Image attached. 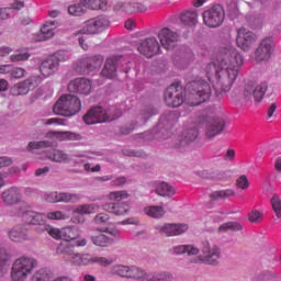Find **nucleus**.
I'll return each mask as SVG.
<instances>
[{
    "mask_svg": "<svg viewBox=\"0 0 281 281\" xmlns=\"http://www.w3.org/2000/svg\"><path fill=\"white\" fill-rule=\"evenodd\" d=\"M243 55L237 50L222 48L215 61H211L205 67L206 78L216 79L215 93L223 95L232 89V85L238 78V71L243 66Z\"/></svg>",
    "mask_w": 281,
    "mask_h": 281,
    "instance_id": "nucleus-1",
    "label": "nucleus"
},
{
    "mask_svg": "<svg viewBox=\"0 0 281 281\" xmlns=\"http://www.w3.org/2000/svg\"><path fill=\"white\" fill-rule=\"evenodd\" d=\"M113 276L121 278H130L139 281H172V273L170 272H149L147 273L142 268L132 266H114L112 268Z\"/></svg>",
    "mask_w": 281,
    "mask_h": 281,
    "instance_id": "nucleus-2",
    "label": "nucleus"
},
{
    "mask_svg": "<svg viewBox=\"0 0 281 281\" xmlns=\"http://www.w3.org/2000/svg\"><path fill=\"white\" fill-rule=\"evenodd\" d=\"M212 98V87L204 80L190 81L184 87V103L199 106Z\"/></svg>",
    "mask_w": 281,
    "mask_h": 281,
    "instance_id": "nucleus-3",
    "label": "nucleus"
},
{
    "mask_svg": "<svg viewBox=\"0 0 281 281\" xmlns=\"http://www.w3.org/2000/svg\"><path fill=\"white\" fill-rule=\"evenodd\" d=\"M82 103L80 98L76 94H64L55 103L53 111L55 115H63L64 117H72L80 113Z\"/></svg>",
    "mask_w": 281,
    "mask_h": 281,
    "instance_id": "nucleus-4",
    "label": "nucleus"
},
{
    "mask_svg": "<svg viewBox=\"0 0 281 281\" xmlns=\"http://www.w3.org/2000/svg\"><path fill=\"white\" fill-rule=\"evenodd\" d=\"M124 199H128V193L126 191H115L110 193V201L116 202H108L102 205L104 212H109L110 214H115V216H124L127 212H131V206L124 201Z\"/></svg>",
    "mask_w": 281,
    "mask_h": 281,
    "instance_id": "nucleus-5",
    "label": "nucleus"
},
{
    "mask_svg": "<svg viewBox=\"0 0 281 281\" xmlns=\"http://www.w3.org/2000/svg\"><path fill=\"white\" fill-rule=\"evenodd\" d=\"M103 63L104 57L102 55H90L77 60L72 65V70L77 76H89V74H93L95 69H100Z\"/></svg>",
    "mask_w": 281,
    "mask_h": 281,
    "instance_id": "nucleus-6",
    "label": "nucleus"
},
{
    "mask_svg": "<svg viewBox=\"0 0 281 281\" xmlns=\"http://www.w3.org/2000/svg\"><path fill=\"white\" fill-rule=\"evenodd\" d=\"M198 126H204L205 136L212 139L225 131V119L202 114L198 117Z\"/></svg>",
    "mask_w": 281,
    "mask_h": 281,
    "instance_id": "nucleus-7",
    "label": "nucleus"
},
{
    "mask_svg": "<svg viewBox=\"0 0 281 281\" xmlns=\"http://www.w3.org/2000/svg\"><path fill=\"white\" fill-rule=\"evenodd\" d=\"M201 251L200 260L204 265H211L212 267H218L221 263V258H223V250L216 244H211L209 240L204 239L201 241L200 248Z\"/></svg>",
    "mask_w": 281,
    "mask_h": 281,
    "instance_id": "nucleus-8",
    "label": "nucleus"
},
{
    "mask_svg": "<svg viewBox=\"0 0 281 281\" xmlns=\"http://www.w3.org/2000/svg\"><path fill=\"white\" fill-rule=\"evenodd\" d=\"M37 261L33 258L21 257L13 262L11 278L13 281H25L27 276L34 271Z\"/></svg>",
    "mask_w": 281,
    "mask_h": 281,
    "instance_id": "nucleus-9",
    "label": "nucleus"
},
{
    "mask_svg": "<svg viewBox=\"0 0 281 281\" xmlns=\"http://www.w3.org/2000/svg\"><path fill=\"white\" fill-rule=\"evenodd\" d=\"M119 117H122V111L120 110H116L115 114H111L102 106H94L83 116V122L88 125L104 124V122H113V120H117Z\"/></svg>",
    "mask_w": 281,
    "mask_h": 281,
    "instance_id": "nucleus-10",
    "label": "nucleus"
},
{
    "mask_svg": "<svg viewBox=\"0 0 281 281\" xmlns=\"http://www.w3.org/2000/svg\"><path fill=\"white\" fill-rule=\"evenodd\" d=\"M111 21L105 16H98L86 21L79 31L74 33L75 36L78 34H100L104 30H109Z\"/></svg>",
    "mask_w": 281,
    "mask_h": 281,
    "instance_id": "nucleus-11",
    "label": "nucleus"
},
{
    "mask_svg": "<svg viewBox=\"0 0 281 281\" xmlns=\"http://www.w3.org/2000/svg\"><path fill=\"white\" fill-rule=\"evenodd\" d=\"M204 24L207 27H221L225 21V9L221 4H215L202 14Z\"/></svg>",
    "mask_w": 281,
    "mask_h": 281,
    "instance_id": "nucleus-12",
    "label": "nucleus"
},
{
    "mask_svg": "<svg viewBox=\"0 0 281 281\" xmlns=\"http://www.w3.org/2000/svg\"><path fill=\"white\" fill-rule=\"evenodd\" d=\"M165 102L167 106H171L172 109H177L186 102V94L183 95V89L179 83H172L165 90Z\"/></svg>",
    "mask_w": 281,
    "mask_h": 281,
    "instance_id": "nucleus-13",
    "label": "nucleus"
},
{
    "mask_svg": "<svg viewBox=\"0 0 281 281\" xmlns=\"http://www.w3.org/2000/svg\"><path fill=\"white\" fill-rule=\"evenodd\" d=\"M120 65L123 67L124 65H128V61L124 60V56L122 55H113L105 60V64L101 70L102 78H106L108 80H113L117 76V67Z\"/></svg>",
    "mask_w": 281,
    "mask_h": 281,
    "instance_id": "nucleus-14",
    "label": "nucleus"
},
{
    "mask_svg": "<svg viewBox=\"0 0 281 281\" xmlns=\"http://www.w3.org/2000/svg\"><path fill=\"white\" fill-rule=\"evenodd\" d=\"M194 60V53L189 46L182 45L176 49L172 61L178 69H186Z\"/></svg>",
    "mask_w": 281,
    "mask_h": 281,
    "instance_id": "nucleus-15",
    "label": "nucleus"
},
{
    "mask_svg": "<svg viewBox=\"0 0 281 281\" xmlns=\"http://www.w3.org/2000/svg\"><path fill=\"white\" fill-rule=\"evenodd\" d=\"M258 42V35L247 29L241 27L237 30L236 43L243 52H249Z\"/></svg>",
    "mask_w": 281,
    "mask_h": 281,
    "instance_id": "nucleus-16",
    "label": "nucleus"
},
{
    "mask_svg": "<svg viewBox=\"0 0 281 281\" xmlns=\"http://www.w3.org/2000/svg\"><path fill=\"white\" fill-rule=\"evenodd\" d=\"M267 89H269V83H267V81L259 83L256 88L248 83L244 88V100H246V102H251V98H254L255 102H262Z\"/></svg>",
    "mask_w": 281,
    "mask_h": 281,
    "instance_id": "nucleus-17",
    "label": "nucleus"
},
{
    "mask_svg": "<svg viewBox=\"0 0 281 281\" xmlns=\"http://www.w3.org/2000/svg\"><path fill=\"white\" fill-rule=\"evenodd\" d=\"M274 47L273 37H265L255 50V60H257V63L269 60L271 54H273Z\"/></svg>",
    "mask_w": 281,
    "mask_h": 281,
    "instance_id": "nucleus-18",
    "label": "nucleus"
},
{
    "mask_svg": "<svg viewBox=\"0 0 281 281\" xmlns=\"http://www.w3.org/2000/svg\"><path fill=\"white\" fill-rule=\"evenodd\" d=\"M19 215L22 216L29 225H41L45 221L43 214L30 210V205L25 202L20 203Z\"/></svg>",
    "mask_w": 281,
    "mask_h": 281,
    "instance_id": "nucleus-19",
    "label": "nucleus"
},
{
    "mask_svg": "<svg viewBox=\"0 0 281 281\" xmlns=\"http://www.w3.org/2000/svg\"><path fill=\"white\" fill-rule=\"evenodd\" d=\"M41 76H31L29 79L19 82L12 88L13 95H26V93H30L33 89H36L38 87L40 82H42Z\"/></svg>",
    "mask_w": 281,
    "mask_h": 281,
    "instance_id": "nucleus-20",
    "label": "nucleus"
},
{
    "mask_svg": "<svg viewBox=\"0 0 281 281\" xmlns=\"http://www.w3.org/2000/svg\"><path fill=\"white\" fill-rule=\"evenodd\" d=\"M60 67V56L58 54L46 57L40 65V71L44 78L54 76Z\"/></svg>",
    "mask_w": 281,
    "mask_h": 281,
    "instance_id": "nucleus-21",
    "label": "nucleus"
},
{
    "mask_svg": "<svg viewBox=\"0 0 281 281\" xmlns=\"http://www.w3.org/2000/svg\"><path fill=\"white\" fill-rule=\"evenodd\" d=\"M196 137H199V130L195 127H191L184 130L182 135L178 137V140L173 144V148H177L181 153L186 150L193 142H196Z\"/></svg>",
    "mask_w": 281,
    "mask_h": 281,
    "instance_id": "nucleus-22",
    "label": "nucleus"
},
{
    "mask_svg": "<svg viewBox=\"0 0 281 281\" xmlns=\"http://www.w3.org/2000/svg\"><path fill=\"white\" fill-rule=\"evenodd\" d=\"M91 89V80L85 77L76 78L68 83V91L70 93H78L79 95H89Z\"/></svg>",
    "mask_w": 281,
    "mask_h": 281,
    "instance_id": "nucleus-23",
    "label": "nucleus"
},
{
    "mask_svg": "<svg viewBox=\"0 0 281 281\" xmlns=\"http://www.w3.org/2000/svg\"><path fill=\"white\" fill-rule=\"evenodd\" d=\"M139 54L146 56L147 58H153L155 54H159L161 47L159 46V42L155 37H149L142 40L138 47Z\"/></svg>",
    "mask_w": 281,
    "mask_h": 281,
    "instance_id": "nucleus-24",
    "label": "nucleus"
},
{
    "mask_svg": "<svg viewBox=\"0 0 281 281\" xmlns=\"http://www.w3.org/2000/svg\"><path fill=\"white\" fill-rule=\"evenodd\" d=\"M158 38L165 49H175L179 41V34L168 27H165L158 33Z\"/></svg>",
    "mask_w": 281,
    "mask_h": 281,
    "instance_id": "nucleus-25",
    "label": "nucleus"
},
{
    "mask_svg": "<svg viewBox=\"0 0 281 281\" xmlns=\"http://www.w3.org/2000/svg\"><path fill=\"white\" fill-rule=\"evenodd\" d=\"M157 229L162 236H181L190 229V226L188 224H165L158 226Z\"/></svg>",
    "mask_w": 281,
    "mask_h": 281,
    "instance_id": "nucleus-26",
    "label": "nucleus"
},
{
    "mask_svg": "<svg viewBox=\"0 0 281 281\" xmlns=\"http://www.w3.org/2000/svg\"><path fill=\"white\" fill-rule=\"evenodd\" d=\"M86 245L87 240L85 238L74 243L65 241L57 247V254H66L67 256H72L74 258V256L78 254L76 252L77 247H85Z\"/></svg>",
    "mask_w": 281,
    "mask_h": 281,
    "instance_id": "nucleus-27",
    "label": "nucleus"
},
{
    "mask_svg": "<svg viewBox=\"0 0 281 281\" xmlns=\"http://www.w3.org/2000/svg\"><path fill=\"white\" fill-rule=\"evenodd\" d=\"M46 137H48L49 139H53V137H56L58 142H80V139H82V136L80 134H76L74 132L50 131L46 134Z\"/></svg>",
    "mask_w": 281,
    "mask_h": 281,
    "instance_id": "nucleus-28",
    "label": "nucleus"
},
{
    "mask_svg": "<svg viewBox=\"0 0 281 281\" xmlns=\"http://www.w3.org/2000/svg\"><path fill=\"white\" fill-rule=\"evenodd\" d=\"M1 196L7 205H16V203H21V191L15 187L5 190Z\"/></svg>",
    "mask_w": 281,
    "mask_h": 281,
    "instance_id": "nucleus-29",
    "label": "nucleus"
},
{
    "mask_svg": "<svg viewBox=\"0 0 281 281\" xmlns=\"http://www.w3.org/2000/svg\"><path fill=\"white\" fill-rule=\"evenodd\" d=\"M90 240L95 247H111L115 243V238L109 237L102 233L98 235H91Z\"/></svg>",
    "mask_w": 281,
    "mask_h": 281,
    "instance_id": "nucleus-30",
    "label": "nucleus"
},
{
    "mask_svg": "<svg viewBox=\"0 0 281 281\" xmlns=\"http://www.w3.org/2000/svg\"><path fill=\"white\" fill-rule=\"evenodd\" d=\"M58 143L56 140H40V142H30L27 144L26 150L32 153V150H41L43 148H56Z\"/></svg>",
    "mask_w": 281,
    "mask_h": 281,
    "instance_id": "nucleus-31",
    "label": "nucleus"
},
{
    "mask_svg": "<svg viewBox=\"0 0 281 281\" xmlns=\"http://www.w3.org/2000/svg\"><path fill=\"white\" fill-rule=\"evenodd\" d=\"M156 194L159 196H168V199H172L175 194H177V190L173 189L168 182H160L156 186Z\"/></svg>",
    "mask_w": 281,
    "mask_h": 281,
    "instance_id": "nucleus-32",
    "label": "nucleus"
},
{
    "mask_svg": "<svg viewBox=\"0 0 281 281\" xmlns=\"http://www.w3.org/2000/svg\"><path fill=\"white\" fill-rule=\"evenodd\" d=\"M9 238H11L13 243H21L22 240H25V238H27V231L21 225L14 226L9 232Z\"/></svg>",
    "mask_w": 281,
    "mask_h": 281,
    "instance_id": "nucleus-33",
    "label": "nucleus"
},
{
    "mask_svg": "<svg viewBox=\"0 0 281 281\" xmlns=\"http://www.w3.org/2000/svg\"><path fill=\"white\" fill-rule=\"evenodd\" d=\"M180 23L192 27L199 23V14L196 11H187L180 15Z\"/></svg>",
    "mask_w": 281,
    "mask_h": 281,
    "instance_id": "nucleus-34",
    "label": "nucleus"
},
{
    "mask_svg": "<svg viewBox=\"0 0 281 281\" xmlns=\"http://www.w3.org/2000/svg\"><path fill=\"white\" fill-rule=\"evenodd\" d=\"M173 254H176V256H181V254H188V256H198L199 248L192 245H180L173 248Z\"/></svg>",
    "mask_w": 281,
    "mask_h": 281,
    "instance_id": "nucleus-35",
    "label": "nucleus"
},
{
    "mask_svg": "<svg viewBox=\"0 0 281 281\" xmlns=\"http://www.w3.org/2000/svg\"><path fill=\"white\" fill-rule=\"evenodd\" d=\"M47 159L55 161V164H65L69 160V155L60 149H54L53 153L47 154Z\"/></svg>",
    "mask_w": 281,
    "mask_h": 281,
    "instance_id": "nucleus-36",
    "label": "nucleus"
},
{
    "mask_svg": "<svg viewBox=\"0 0 281 281\" xmlns=\"http://www.w3.org/2000/svg\"><path fill=\"white\" fill-rule=\"evenodd\" d=\"M145 214L151 218H164L166 211L162 206L151 205L144 209Z\"/></svg>",
    "mask_w": 281,
    "mask_h": 281,
    "instance_id": "nucleus-37",
    "label": "nucleus"
},
{
    "mask_svg": "<svg viewBox=\"0 0 281 281\" xmlns=\"http://www.w3.org/2000/svg\"><path fill=\"white\" fill-rule=\"evenodd\" d=\"M72 262L77 267H82V266H87V265H93V257H91V255H89V254L80 255V254L77 252L72 257Z\"/></svg>",
    "mask_w": 281,
    "mask_h": 281,
    "instance_id": "nucleus-38",
    "label": "nucleus"
},
{
    "mask_svg": "<svg viewBox=\"0 0 281 281\" xmlns=\"http://www.w3.org/2000/svg\"><path fill=\"white\" fill-rule=\"evenodd\" d=\"M236 192L232 189L214 191L210 194L211 203H214V201H221L222 199H229V196H234Z\"/></svg>",
    "mask_w": 281,
    "mask_h": 281,
    "instance_id": "nucleus-39",
    "label": "nucleus"
},
{
    "mask_svg": "<svg viewBox=\"0 0 281 281\" xmlns=\"http://www.w3.org/2000/svg\"><path fill=\"white\" fill-rule=\"evenodd\" d=\"M85 8L90 10H104L106 8V2L104 0H79Z\"/></svg>",
    "mask_w": 281,
    "mask_h": 281,
    "instance_id": "nucleus-40",
    "label": "nucleus"
},
{
    "mask_svg": "<svg viewBox=\"0 0 281 281\" xmlns=\"http://www.w3.org/2000/svg\"><path fill=\"white\" fill-rule=\"evenodd\" d=\"M218 232H243L240 222H226L218 227Z\"/></svg>",
    "mask_w": 281,
    "mask_h": 281,
    "instance_id": "nucleus-41",
    "label": "nucleus"
},
{
    "mask_svg": "<svg viewBox=\"0 0 281 281\" xmlns=\"http://www.w3.org/2000/svg\"><path fill=\"white\" fill-rule=\"evenodd\" d=\"M157 113H159V110L154 105H145L140 111V116L142 120H144V124H146L153 117V115H157Z\"/></svg>",
    "mask_w": 281,
    "mask_h": 281,
    "instance_id": "nucleus-42",
    "label": "nucleus"
},
{
    "mask_svg": "<svg viewBox=\"0 0 281 281\" xmlns=\"http://www.w3.org/2000/svg\"><path fill=\"white\" fill-rule=\"evenodd\" d=\"M86 12H87V7L82 4V1L68 7V14H70L71 16H82V14H85Z\"/></svg>",
    "mask_w": 281,
    "mask_h": 281,
    "instance_id": "nucleus-43",
    "label": "nucleus"
},
{
    "mask_svg": "<svg viewBox=\"0 0 281 281\" xmlns=\"http://www.w3.org/2000/svg\"><path fill=\"white\" fill-rule=\"evenodd\" d=\"M52 25V26H49ZM54 22H46V24L43 25L41 29L42 38L40 41H48V38L54 37Z\"/></svg>",
    "mask_w": 281,
    "mask_h": 281,
    "instance_id": "nucleus-44",
    "label": "nucleus"
},
{
    "mask_svg": "<svg viewBox=\"0 0 281 281\" xmlns=\"http://www.w3.org/2000/svg\"><path fill=\"white\" fill-rule=\"evenodd\" d=\"M80 196L74 193H58V203H78Z\"/></svg>",
    "mask_w": 281,
    "mask_h": 281,
    "instance_id": "nucleus-45",
    "label": "nucleus"
},
{
    "mask_svg": "<svg viewBox=\"0 0 281 281\" xmlns=\"http://www.w3.org/2000/svg\"><path fill=\"white\" fill-rule=\"evenodd\" d=\"M93 212H95V204H82L74 210V214H80V216L93 214Z\"/></svg>",
    "mask_w": 281,
    "mask_h": 281,
    "instance_id": "nucleus-46",
    "label": "nucleus"
},
{
    "mask_svg": "<svg viewBox=\"0 0 281 281\" xmlns=\"http://www.w3.org/2000/svg\"><path fill=\"white\" fill-rule=\"evenodd\" d=\"M177 120H179V114L175 111H170L160 117L159 124H165V122L167 124H175Z\"/></svg>",
    "mask_w": 281,
    "mask_h": 281,
    "instance_id": "nucleus-47",
    "label": "nucleus"
},
{
    "mask_svg": "<svg viewBox=\"0 0 281 281\" xmlns=\"http://www.w3.org/2000/svg\"><path fill=\"white\" fill-rule=\"evenodd\" d=\"M270 203L272 205V210L277 216V218H281V200L280 195H273L270 200Z\"/></svg>",
    "mask_w": 281,
    "mask_h": 281,
    "instance_id": "nucleus-48",
    "label": "nucleus"
},
{
    "mask_svg": "<svg viewBox=\"0 0 281 281\" xmlns=\"http://www.w3.org/2000/svg\"><path fill=\"white\" fill-rule=\"evenodd\" d=\"M128 8H130L128 14H135L137 12H146L148 10V8H146L140 2H133V1L128 2Z\"/></svg>",
    "mask_w": 281,
    "mask_h": 281,
    "instance_id": "nucleus-49",
    "label": "nucleus"
},
{
    "mask_svg": "<svg viewBox=\"0 0 281 281\" xmlns=\"http://www.w3.org/2000/svg\"><path fill=\"white\" fill-rule=\"evenodd\" d=\"M30 58V53L27 52H19L10 56L11 63H21L23 60H27Z\"/></svg>",
    "mask_w": 281,
    "mask_h": 281,
    "instance_id": "nucleus-50",
    "label": "nucleus"
},
{
    "mask_svg": "<svg viewBox=\"0 0 281 281\" xmlns=\"http://www.w3.org/2000/svg\"><path fill=\"white\" fill-rule=\"evenodd\" d=\"M49 276L47 274L46 269H41L37 272L34 273L32 281H48Z\"/></svg>",
    "mask_w": 281,
    "mask_h": 281,
    "instance_id": "nucleus-51",
    "label": "nucleus"
},
{
    "mask_svg": "<svg viewBox=\"0 0 281 281\" xmlns=\"http://www.w3.org/2000/svg\"><path fill=\"white\" fill-rule=\"evenodd\" d=\"M113 10L115 12H122L123 14H128V2L119 1L114 4Z\"/></svg>",
    "mask_w": 281,
    "mask_h": 281,
    "instance_id": "nucleus-52",
    "label": "nucleus"
},
{
    "mask_svg": "<svg viewBox=\"0 0 281 281\" xmlns=\"http://www.w3.org/2000/svg\"><path fill=\"white\" fill-rule=\"evenodd\" d=\"M10 255H8V250L5 248H0V273L3 271V267H5Z\"/></svg>",
    "mask_w": 281,
    "mask_h": 281,
    "instance_id": "nucleus-53",
    "label": "nucleus"
},
{
    "mask_svg": "<svg viewBox=\"0 0 281 281\" xmlns=\"http://www.w3.org/2000/svg\"><path fill=\"white\" fill-rule=\"evenodd\" d=\"M47 218H49L50 221H65V218H67V215L61 211H55L47 213Z\"/></svg>",
    "mask_w": 281,
    "mask_h": 281,
    "instance_id": "nucleus-54",
    "label": "nucleus"
},
{
    "mask_svg": "<svg viewBox=\"0 0 281 281\" xmlns=\"http://www.w3.org/2000/svg\"><path fill=\"white\" fill-rule=\"evenodd\" d=\"M236 186L240 190H247L249 188V179H247V176L241 175L237 180H236Z\"/></svg>",
    "mask_w": 281,
    "mask_h": 281,
    "instance_id": "nucleus-55",
    "label": "nucleus"
},
{
    "mask_svg": "<svg viewBox=\"0 0 281 281\" xmlns=\"http://www.w3.org/2000/svg\"><path fill=\"white\" fill-rule=\"evenodd\" d=\"M124 157H144V153L135 149H122Z\"/></svg>",
    "mask_w": 281,
    "mask_h": 281,
    "instance_id": "nucleus-56",
    "label": "nucleus"
},
{
    "mask_svg": "<svg viewBox=\"0 0 281 281\" xmlns=\"http://www.w3.org/2000/svg\"><path fill=\"white\" fill-rule=\"evenodd\" d=\"M93 262H98L101 267H111V265H113V259H108L106 257H93Z\"/></svg>",
    "mask_w": 281,
    "mask_h": 281,
    "instance_id": "nucleus-57",
    "label": "nucleus"
},
{
    "mask_svg": "<svg viewBox=\"0 0 281 281\" xmlns=\"http://www.w3.org/2000/svg\"><path fill=\"white\" fill-rule=\"evenodd\" d=\"M47 234H49V236H52V238H55L56 240H60V238H63V234L60 233V229L55 228L52 225H48Z\"/></svg>",
    "mask_w": 281,
    "mask_h": 281,
    "instance_id": "nucleus-58",
    "label": "nucleus"
},
{
    "mask_svg": "<svg viewBox=\"0 0 281 281\" xmlns=\"http://www.w3.org/2000/svg\"><path fill=\"white\" fill-rule=\"evenodd\" d=\"M260 218H262V213H260V211H258V210H252L248 214V221H250V223H258V221H260Z\"/></svg>",
    "mask_w": 281,
    "mask_h": 281,
    "instance_id": "nucleus-59",
    "label": "nucleus"
},
{
    "mask_svg": "<svg viewBox=\"0 0 281 281\" xmlns=\"http://www.w3.org/2000/svg\"><path fill=\"white\" fill-rule=\"evenodd\" d=\"M109 218H110L109 214H106V213H99L94 217V223L97 225H102L104 223H108Z\"/></svg>",
    "mask_w": 281,
    "mask_h": 281,
    "instance_id": "nucleus-60",
    "label": "nucleus"
},
{
    "mask_svg": "<svg viewBox=\"0 0 281 281\" xmlns=\"http://www.w3.org/2000/svg\"><path fill=\"white\" fill-rule=\"evenodd\" d=\"M25 77V69L18 67L11 70V78H24Z\"/></svg>",
    "mask_w": 281,
    "mask_h": 281,
    "instance_id": "nucleus-61",
    "label": "nucleus"
},
{
    "mask_svg": "<svg viewBox=\"0 0 281 281\" xmlns=\"http://www.w3.org/2000/svg\"><path fill=\"white\" fill-rule=\"evenodd\" d=\"M211 180L212 181H223V179H225V171H218V170H215V171H211Z\"/></svg>",
    "mask_w": 281,
    "mask_h": 281,
    "instance_id": "nucleus-62",
    "label": "nucleus"
},
{
    "mask_svg": "<svg viewBox=\"0 0 281 281\" xmlns=\"http://www.w3.org/2000/svg\"><path fill=\"white\" fill-rule=\"evenodd\" d=\"M35 226V232H37V234H45V232H48L49 229V225L45 224V220L42 224H36Z\"/></svg>",
    "mask_w": 281,
    "mask_h": 281,
    "instance_id": "nucleus-63",
    "label": "nucleus"
},
{
    "mask_svg": "<svg viewBox=\"0 0 281 281\" xmlns=\"http://www.w3.org/2000/svg\"><path fill=\"white\" fill-rule=\"evenodd\" d=\"M45 201H47V203H58V193L53 192V193L46 194Z\"/></svg>",
    "mask_w": 281,
    "mask_h": 281,
    "instance_id": "nucleus-64",
    "label": "nucleus"
}]
</instances>
